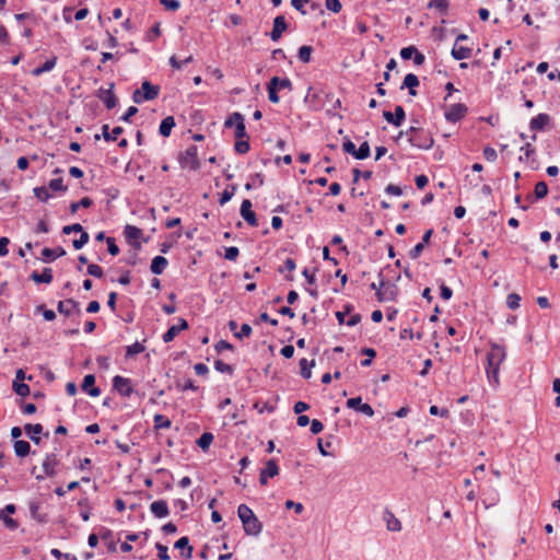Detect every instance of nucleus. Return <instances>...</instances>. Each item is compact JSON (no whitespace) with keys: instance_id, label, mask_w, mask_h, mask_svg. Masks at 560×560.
Masks as SVG:
<instances>
[{"instance_id":"e2e57ef3","label":"nucleus","mask_w":560,"mask_h":560,"mask_svg":"<svg viewBox=\"0 0 560 560\" xmlns=\"http://www.w3.org/2000/svg\"><path fill=\"white\" fill-rule=\"evenodd\" d=\"M417 52V48L415 46H408V47H404L401 48L400 50V57L404 59V60H409L410 58L413 57V54Z\"/></svg>"},{"instance_id":"c756f323","label":"nucleus","mask_w":560,"mask_h":560,"mask_svg":"<svg viewBox=\"0 0 560 560\" xmlns=\"http://www.w3.org/2000/svg\"><path fill=\"white\" fill-rule=\"evenodd\" d=\"M14 452H15V455L19 456V457H25L30 454V451H31V445L27 441H24V440H16L14 442Z\"/></svg>"},{"instance_id":"6e6d98bb","label":"nucleus","mask_w":560,"mask_h":560,"mask_svg":"<svg viewBox=\"0 0 560 560\" xmlns=\"http://www.w3.org/2000/svg\"><path fill=\"white\" fill-rule=\"evenodd\" d=\"M521 151L524 152V156L521 155L520 156V161L523 162L524 160L528 161L529 158L535 153V148L530 144V143H525V145H523L521 148Z\"/></svg>"},{"instance_id":"052dcab7","label":"nucleus","mask_w":560,"mask_h":560,"mask_svg":"<svg viewBox=\"0 0 560 560\" xmlns=\"http://www.w3.org/2000/svg\"><path fill=\"white\" fill-rule=\"evenodd\" d=\"M238 255H240V250L237 247L231 246V247L225 248V255H224L225 259L234 261V260H236Z\"/></svg>"},{"instance_id":"20e7f679","label":"nucleus","mask_w":560,"mask_h":560,"mask_svg":"<svg viewBox=\"0 0 560 560\" xmlns=\"http://www.w3.org/2000/svg\"><path fill=\"white\" fill-rule=\"evenodd\" d=\"M160 86L152 85L149 81H143L141 90H136L132 94L135 103L141 104L144 101H152L159 96Z\"/></svg>"},{"instance_id":"8fccbe9b","label":"nucleus","mask_w":560,"mask_h":560,"mask_svg":"<svg viewBox=\"0 0 560 560\" xmlns=\"http://www.w3.org/2000/svg\"><path fill=\"white\" fill-rule=\"evenodd\" d=\"M192 56H188L184 61H179L176 56H172L170 58V65L173 69L179 70L182 69L183 65L189 63L192 61Z\"/></svg>"},{"instance_id":"58836bf2","label":"nucleus","mask_w":560,"mask_h":560,"mask_svg":"<svg viewBox=\"0 0 560 560\" xmlns=\"http://www.w3.org/2000/svg\"><path fill=\"white\" fill-rule=\"evenodd\" d=\"M244 121V117L241 113H233L231 114L224 121L225 128H231L233 126H237V124H241Z\"/></svg>"},{"instance_id":"dca6fc26","label":"nucleus","mask_w":560,"mask_h":560,"mask_svg":"<svg viewBox=\"0 0 560 560\" xmlns=\"http://www.w3.org/2000/svg\"><path fill=\"white\" fill-rule=\"evenodd\" d=\"M113 89H114V84L112 83L109 89H107V90L100 89L98 95H97L98 98L105 104V106L108 109H112V108L116 107V105H117V98L113 92Z\"/></svg>"},{"instance_id":"bb28decb","label":"nucleus","mask_w":560,"mask_h":560,"mask_svg":"<svg viewBox=\"0 0 560 560\" xmlns=\"http://www.w3.org/2000/svg\"><path fill=\"white\" fill-rule=\"evenodd\" d=\"M42 255L45 260L52 261V260L57 259L58 257L66 255V250L62 247H57V248L45 247L42 250Z\"/></svg>"},{"instance_id":"aec40b11","label":"nucleus","mask_w":560,"mask_h":560,"mask_svg":"<svg viewBox=\"0 0 560 560\" xmlns=\"http://www.w3.org/2000/svg\"><path fill=\"white\" fill-rule=\"evenodd\" d=\"M175 548L182 550V557L184 558V560H188V559L191 558V556H192V547L189 545L188 537H186V536L180 537L175 542Z\"/></svg>"},{"instance_id":"49530a36","label":"nucleus","mask_w":560,"mask_h":560,"mask_svg":"<svg viewBox=\"0 0 560 560\" xmlns=\"http://www.w3.org/2000/svg\"><path fill=\"white\" fill-rule=\"evenodd\" d=\"M34 195L40 200V201H47L51 196L49 194V190L47 187H36L34 188Z\"/></svg>"},{"instance_id":"0eeeda50","label":"nucleus","mask_w":560,"mask_h":560,"mask_svg":"<svg viewBox=\"0 0 560 560\" xmlns=\"http://www.w3.org/2000/svg\"><path fill=\"white\" fill-rule=\"evenodd\" d=\"M124 235L128 244H130L135 249L139 250L141 248L140 240L143 236V231L141 229L127 224L124 229Z\"/></svg>"},{"instance_id":"f8f14e48","label":"nucleus","mask_w":560,"mask_h":560,"mask_svg":"<svg viewBox=\"0 0 560 560\" xmlns=\"http://www.w3.org/2000/svg\"><path fill=\"white\" fill-rule=\"evenodd\" d=\"M347 407L354 409L368 417L374 416V410L369 404H363L361 397H353L347 400Z\"/></svg>"},{"instance_id":"79ce46f5","label":"nucleus","mask_w":560,"mask_h":560,"mask_svg":"<svg viewBox=\"0 0 560 560\" xmlns=\"http://www.w3.org/2000/svg\"><path fill=\"white\" fill-rule=\"evenodd\" d=\"M371 149L368 141H364L361 143L359 149H357V153L354 154V158L358 160H364L370 156Z\"/></svg>"},{"instance_id":"5701e85b","label":"nucleus","mask_w":560,"mask_h":560,"mask_svg":"<svg viewBox=\"0 0 560 560\" xmlns=\"http://www.w3.org/2000/svg\"><path fill=\"white\" fill-rule=\"evenodd\" d=\"M419 79L416 74L413 73H408L405 79H404V82H402V85L400 86V89H405L407 88L409 90V94L411 96H416L417 95V92L415 90V88H417L419 85Z\"/></svg>"},{"instance_id":"473e14b6","label":"nucleus","mask_w":560,"mask_h":560,"mask_svg":"<svg viewBox=\"0 0 560 560\" xmlns=\"http://www.w3.org/2000/svg\"><path fill=\"white\" fill-rule=\"evenodd\" d=\"M300 369H301V375L305 380L311 378L312 371L311 369L315 365V361L312 360L311 362L307 361V359L303 358L299 362Z\"/></svg>"},{"instance_id":"5fc2aeb1","label":"nucleus","mask_w":560,"mask_h":560,"mask_svg":"<svg viewBox=\"0 0 560 560\" xmlns=\"http://www.w3.org/2000/svg\"><path fill=\"white\" fill-rule=\"evenodd\" d=\"M235 189H236L235 186H232L231 188L224 189L223 192L221 194V197H220V200H219L220 205H224L228 201H230L232 199V197L234 196V194H235Z\"/></svg>"},{"instance_id":"a878e982","label":"nucleus","mask_w":560,"mask_h":560,"mask_svg":"<svg viewBox=\"0 0 560 560\" xmlns=\"http://www.w3.org/2000/svg\"><path fill=\"white\" fill-rule=\"evenodd\" d=\"M175 127V119L173 116L165 117L159 127V132L163 137H168L172 132V129Z\"/></svg>"},{"instance_id":"3c124183","label":"nucleus","mask_w":560,"mask_h":560,"mask_svg":"<svg viewBox=\"0 0 560 560\" xmlns=\"http://www.w3.org/2000/svg\"><path fill=\"white\" fill-rule=\"evenodd\" d=\"M86 272L95 278H103L104 276L102 267L96 264H90L88 266Z\"/></svg>"},{"instance_id":"cd10ccee","label":"nucleus","mask_w":560,"mask_h":560,"mask_svg":"<svg viewBox=\"0 0 560 560\" xmlns=\"http://www.w3.org/2000/svg\"><path fill=\"white\" fill-rule=\"evenodd\" d=\"M124 132L121 127H115L112 131H109L108 125H103L102 133L106 141H115L117 138Z\"/></svg>"},{"instance_id":"6e6552de","label":"nucleus","mask_w":560,"mask_h":560,"mask_svg":"<svg viewBox=\"0 0 560 560\" xmlns=\"http://www.w3.org/2000/svg\"><path fill=\"white\" fill-rule=\"evenodd\" d=\"M57 310L61 315L65 316H81L80 303L73 299H68L65 301H59L57 305Z\"/></svg>"},{"instance_id":"a18cd8bd","label":"nucleus","mask_w":560,"mask_h":560,"mask_svg":"<svg viewBox=\"0 0 560 560\" xmlns=\"http://www.w3.org/2000/svg\"><path fill=\"white\" fill-rule=\"evenodd\" d=\"M548 194V186L545 182H538L534 188V195L537 199H542Z\"/></svg>"},{"instance_id":"603ef678","label":"nucleus","mask_w":560,"mask_h":560,"mask_svg":"<svg viewBox=\"0 0 560 560\" xmlns=\"http://www.w3.org/2000/svg\"><path fill=\"white\" fill-rule=\"evenodd\" d=\"M520 301H521V298L516 293H511L506 298V304H508L509 308H511V310L518 308L520 307Z\"/></svg>"},{"instance_id":"423d86ee","label":"nucleus","mask_w":560,"mask_h":560,"mask_svg":"<svg viewBox=\"0 0 560 560\" xmlns=\"http://www.w3.org/2000/svg\"><path fill=\"white\" fill-rule=\"evenodd\" d=\"M468 113V108L465 104L456 103L450 105L444 113V117L450 122H457L462 120Z\"/></svg>"},{"instance_id":"f704fd0d","label":"nucleus","mask_w":560,"mask_h":560,"mask_svg":"<svg viewBox=\"0 0 560 560\" xmlns=\"http://www.w3.org/2000/svg\"><path fill=\"white\" fill-rule=\"evenodd\" d=\"M213 434L210 432H205L200 435V438L197 440V445L203 450L207 451L211 443L213 442Z\"/></svg>"},{"instance_id":"c85d7f7f","label":"nucleus","mask_w":560,"mask_h":560,"mask_svg":"<svg viewBox=\"0 0 560 560\" xmlns=\"http://www.w3.org/2000/svg\"><path fill=\"white\" fill-rule=\"evenodd\" d=\"M24 430L30 434V438L34 443L38 444L40 442V439L37 436V434L43 432V425L40 423L25 424Z\"/></svg>"},{"instance_id":"b1692460","label":"nucleus","mask_w":560,"mask_h":560,"mask_svg":"<svg viewBox=\"0 0 560 560\" xmlns=\"http://www.w3.org/2000/svg\"><path fill=\"white\" fill-rule=\"evenodd\" d=\"M167 265H168V261H167V259L165 257H163V256H155L152 259V262H151V266H150L151 272L154 273V275H161V273H163V271L165 270Z\"/></svg>"},{"instance_id":"37998d69","label":"nucleus","mask_w":560,"mask_h":560,"mask_svg":"<svg viewBox=\"0 0 560 560\" xmlns=\"http://www.w3.org/2000/svg\"><path fill=\"white\" fill-rule=\"evenodd\" d=\"M248 138H245V139H237L234 143V149L235 151L238 153V154H245L249 151L250 149V145H249V142L247 140Z\"/></svg>"},{"instance_id":"9d476101","label":"nucleus","mask_w":560,"mask_h":560,"mask_svg":"<svg viewBox=\"0 0 560 560\" xmlns=\"http://www.w3.org/2000/svg\"><path fill=\"white\" fill-rule=\"evenodd\" d=\"M252 201L244 199L241 205V215L250 226H258L256 213L252 210Z\"/></svg>"},{"instance_id":"bf43d9fd","label":"nucleus","mask_w":560,"mask_h":560,"mask_svg":"<svg viewBox=\"0 0 560 560\" xmlns=\"http://www.w3.org/2000/svg\"><path fill=\"white\" fill-rule=\"evenodd\" d=\"M49 188L55 191H65L67 187L63 185L62 178H54L49 182Z\"/></svg>"},{"instance_id":"4be33fe9","label":"nucleus","mask_w":560,"mask_h":560,"mask_svg":"<svg viewBox=\"0 0 560 560\" xmlns=\"http://www.w3.org/2000/svg\"><path fill=\"white\" fill-rule=\"evenodd\" d=\"M57 63V57L52 56L50 59L46 60L42 66L36 67L32 70L33 77H39L45 72L51 71Z\"/></svg>"},{"instance_id":"7ed1b4c3","label":"nucleus","mask_w":560,"mask_h":560,"mask_svg":"<svg viewBox=\"0 0 560 560\" xmlns=\"http://www.w3.org/2000/svg\"><path fill=\"white\" fill-rule=\"evenodd\" d=\"M400 136H407L408 141L412 147L423 150L432 148L434 143L433 138L427 130L413 126H411L406 131H401Z\"/></svg>"},{"instance_id":"f03ea898","label":"nucleus","mask_w":560,"mask_h":560,"mask_svg":"<svg viewBox=\"0 0 560 560\" xmlns=\"http://www.w3.org/2000/svg\"><path fill=\"white\" fill-rule=\"evenodd\" d=\"M237 515L243 524V528L246 535L257 536L260 534L262 524L248 505H238Z\"/></svg>"},{"instance_id":"ddd939ff","label":"nucleus","mask_w":560,"mask_h":560,"mask_svg":"<svg viewBox=\"0 0 560 560\" xmlns=\"http://www.w3.org/2000/svg\"><path fill=\"white\" fill-rule=\"evenodd\" d=\"M188 328V323L184 318L178 319L177 325L171 326L166 332L163 335L162 339L165 343H168L175 339V337L183 330Z\"/></svg>"},{"instance_id":"7c9ffc66","label":"nucleus","mask_w":560,"mask_h":560,"mask_svg":"<svg viewBox=\"0 0 560 560\" xmlns=\"http://www.w3.org/2000/svg\"><path fill=\"white\" fill-rule=\"evenodd\" d=\"M268 98L271 103L277 104L280 101L277 90V77H272L267 84Z\"/></svg>"},{"instance_id":"4d7b16f0","label":"nucleus","mask_w":560,"mask_h":560,"mask_svg":"<svg viewBox=\"0 0 560 560\" xmlns=\"http://www.w3.org/2000/svg\"><path fill=\"white\" fill-rule=\"evenodd\" d=\"M325 5L327 10L334 13H339L342 8L341 2L339 0H325Z\"/></svg>"},{"instance_id":"39448f33","label":"nucleus","mask_w":560,"mask_h":560,"mask_svg":"<svg viewBox=\"0 0 560 560\" xmlns=\"http://www.w3.org/2000/svg\"><path fill=\"white\" fill-rule=\"evenodd\" d=\"M179 163L182 167L190 171L199 168L200 163L198 160V148L196 145H189L180 155Z\"/></svg>"},{"instance_id":"4c0bfd02","label":"nucleus","mask_w":560,"mask_h":560,"mask_svg":"<svg viewBox=\"0 0 560 560\" xmlns=\"http://www.w3.org/2000/svg\"><path fill=\"white\" fill-rule=\"evenodd\" d=\"M145 350V347L141 343L136 341L135 343L126 347V357L132 358L136 354H139Z\"/></svg>"},{"instance_id":"ea45409f","label":"nucleus","mask_w":560,"mask_h":560,"mask_svg":"<svg viewBox=\"0 0 560 560\" xmlns=\"http://www.w3.org/2000/svg\"><path fill=\"white\" fill-rule=\"evenodd\" d=\"M428 8L429 9H436L442 14H446L447 13V9H448V1L447 0H431L429 2V4H428Z\"/></svg>"},{"instance_id":"a19ab883","label":"nucleus","mask_w":560,"mask_h":560,"mask_svg":"<svg viewBox=\"0 0 560 560\" xmlns=\"http://www.w3.org/2000/svg\"><path fill=\"white\" fill-rule=\"evenodd\" d=\"M92 203H93V201H92V199H91V198H89V197H83V198H82L80 201H78V202H71V205H70V212H71L72 214H74V213L78 211V209H79L80 207H83V208H90V207L92 206Z\"/></svg>"},{"instance_id":"0e129e2a","label":"nucleus","mask_w":560,"mask_h":560,"mask_svg":"<svg viewBox=\"0 0 560 560\" xmlns=\"http://www.w3.org/2000/svg\"><path fill=\"white\" fill-rule=\"evenodd\" d=\"M89 234L86 232H82L81 236L78 240L73 241V247L75 249L82 248L89 242Z\"/></svg>"},{"instance_id":"a211bd4d","label":"nucleus","mask_w":560,"mask_h":560,"mask_svg":"<svg viewBox=\"0 0 560 560\" xmlns=\"http://www.w3.org/2000/svg\"><path fill=\"white\" fill-rule=\"evenodd\" d=\"M95 384V376L93 374H88L84 376L82 382V389L86 392L92 397H97L101 395V389Z\"/></svg>"},{"instance_id":"c03bdc74","label":"nucleus","mask_w":560,"mask_h":560,"mask_svg":"<svg viewBox=\"0 0 560 560\" xmlns=\"http://www.w3.org/2000/svg\"><path fill=\"white\" fill-rule=\"evenodd\" d=\"M13 390L19 395V396H22V397H25V396H28L30 395V386L23 382L19 383V382H13Z\"/></svg>"},{"instance_id":"f3484780","label":"nucleus","mask_w":560,"mask_h":560,"mask_svg":"<svg viewBox=\"0 0 560 560\" xmlns=\"http://www.w3.org/2000/svg\"><path fill=\"white\" fill-rule=\"evenodd\" d=\"M151 513L159 518L166 517L170 514L168 505L165 500H156L150 504Z\"/></svg>"},{"instance_id":"69168bd1","label":"nucleus","mask_w":560,"mask_h":560,"mask_svg":"<svg viewBox=\"0 0 560 560\" xmlns=\"http://www.w3.org/2000/svg\"><path fill=\"white\" fill-rule=\"evenodd\" d=\"M252 327L248 324H243L241 326V330L238 332H235V337L238 339H243L245 337H249L252 335Z\"/></svg>"},{"instance_id":"e433bc0d","label":"nucleus","mask_w":560,"mask_h":560,"mask_svg":"<svg viewBox=\"0 0 560 560\" xmlns=\"http://www.w3.org/2000/svg\"><path fill=\"white\" fill-rule=\"evenodd\" d=\"M313 52V47L308 45L301 46L298 51V57L300 61L303 63H308L311 61V56Z\"/></svg>"},{"instance_id":"72a5a7b5","label":"nucleus","mask_w":560,"mask_h":560,"mask_svg":"<svg viewBox=\"0 0 560 560\" xmlns=\"http://www.w3.org/2000/svg\"><path fill=\"white\" fill-rule=\"evenodd\" d=\"M261 472L265 474V476L269 478H273L279 474V467L275 459H269L266 463V466L264 469H261Z\"/></svg>"},{"instance_id":"338daca9","label":"nucleus","mask_w":560,"mask_h":560,"mask_svg":"<svg viewBox=\"0 0 560 560\" xmlns=\"http://www.w3.org/2000/svg\"><path fill=\"white\" fill-rule=\"evenodd\" d=\"M288 89L289 91L292 90V82L288 78H279L277 77V90H284Z\"/></svg>"},{"instance_id":"393cba45","label":"nucleus","mask_w":560,"mask_h":560,"mask_svg":"<svg viewBox=\"0 0 560 560\" xmlns=\"http://www.w3.org/2000/svg\"><path fill=\"white\" fill-rule=\"evenodd\" d=\"M31 279L36 283H50L52 281V270L45 268L42 273L34 271L31 275Z\"/></svg>"},{"instance_id":"864d4df0","label":"nucleus","mask_w":560,"mask_h":560,"mask_svg":"<svg viewBox=\"0 0 560 560\" xmlns=\"http://www.w3.org/2000/svg\"><path fill=\"white\" fill-rule=\"evenodd\" d=\"M214 369L221 373H228V374L233 373V368L230 364L223 362L222 360L214 361Z\"/></svg>"},{"instance_id":"2eb2a0df","label":"nucleus","mask_w":560,"mask_h":560,"mask_svg":"<svg viewBox=\"0 0 560 560\" xmlns=\"http://www.w3.org/2000/svg\"><path fill=\"white\" fill-rule=\"evenodd\" d=\"M287 28H288V24L285 22L284 16L283 15L276 16L275 20H273L272 31L270 32L271 40H273V42L279 40V38L281 37L282 33L284 31H287Z\"/></svg>"},{"instance_id":"1a4fd4ad","label":"nucleus","mask_w":560,"mask_h":560,"mask_svg":"<svg viewBox=\"0 0 560 560\" xmlns=\"http://www.w3.org/2000/svg\"><path fill=\"white\" fill-rule=\"evenodd\" d=\"M113 387L124 397H130L133 392L130 378L120 375L113 378Z\"/></svg>"},{"instance_id":"680f3d73","label":"nucleus","mask_w":560,"mask_h":560,"mask_svg":"<svg viewBox=\"0 0 560 560\" xmlns=\"http://www.w3.org/2000/svg\"><path fill=\"white\" fill-rule=\"evenodd\" d=\"M107 250L110 255L116 256L119 254V247L117 246L114 237H107Z\"/></svg>"},{"instance_id":"2f4dec72","label":"nucleus","mask_w":560,"mask_h":560,"mask_svg":"<svg viewBox=\"0 0 560 560\" xmlns=\"http://www.w3.org/2000/svg\"><path fill=\"white\" fill-rule=\"evenodd\" d=\"M57 460L54 455L47 456L45 460L43 462L42 468L46 476L52 477L56 474L55 467H56Z\"/></svg>"},{"instance_id":"f257e3e1","label":"nucleus","mask_w":560,"mask_h":560,"mask_svg":"<svg viewBox=\"0 0 560 560\" xmlns=\"http://www.w3.org/2000/svg\"><path fill=\"white\" fill-rule=\"evenodd\" d=\"M505 359V347L495 342H490V350L487 353L486 374L489 383L493 386H498L500 383V366Z\"/></svg>"},{"instance_id":"4468645a","label":"nucleus","mask_w":560,"mask_h":560,"mask_svg":"<svg viewBox=\"0 0 560 560\" xmlns=\"http://www.w3.org/2000/svg\"><path fill=\"white\" fill-rule=\"evenodd\" d=\"M383 520L386 524L387 530L394 532V533L401 530V528H402L401 522L395 516V514L390 510L386 509L384 511Z\"/></svg>"},{"instance_id":"c9c22d12","label":"nucleus","mask_w":560,"mask_h":560,"mask_svg":"<svg viewBox=\"0 0 560 560\" xmlns=\"http://www.w3.org/2000/svg\"><path fill=\"white\" fill-rule=\"evenodd\" d=\"M153 423L156 430L168 429L172 424L171 420L167 417L160 413L154 416Z\"/></svg>"},{"instance_id":"13d9d810","label":"nucleus","mask_w":560,"mask_h":560,"mask_svg":"<svg viewBox=\"0 0 560 560\" xmlns=\"http://www.w3.org/2000/svg\"><path fill=\"white\" fill-rule=\"evenodd\" d=\"M36 311L37 312H42L45 320H47V322H51V320H54L56 318V313L52 310L45 308L44 305H38L36 307Z\"/></svg>"},{"instance_id":"6ab92c4d","label":"nucleus","mask_w":560,"mask_h":560,"mask_svg":"<svg viewBox=\"0 0 560 560\" xmlns=\"http://www.w3.org/2000/svg\"><path fill=\"white\" fill-rule=\"evenodd\" d=\"M550 122V116L548 114H538L537 116L533 117L529 127L534 131H540L542 130Z\"/></svg>"},{"instance_id":"774afa93","label":"nucleus","mask_w":560,"mask_h":560,"mask_svg":"<svg viewBox=\"0 0 560 560\" xmlns=\"http://www.w3.org/2000/svg\"><path fill=\"white\" fill-rule=\"evenodd\" d=\"M483 156L489 162H494L498 158L497 151L491 147H486L483 149Z\"/></svg>"},{"instance_id":"09e8293b","label":"nucleus","mask_w":560,"mask_h":560,"mask_svg":"<svg viewBox=\"0 0 560 560\" xmlns=\"http://www.w3.org/2000/svg\"><path fill=\"white\" fill-rule=\"evenodd\" d=\"M79 487V482L78 481H71L68 483V486L65 488L62 487H57L55 489V493L58 495V497H63L68 491H72L74 489H77Z\"/></svg>"},{"instance_id":"412c9836","label":"nucleus","mask_w":560,"mask_h":560,"mask_svg":"<svg viewBox=\"0 0 560 560\" xmlns=\"http://www.w3.org/2000/svg\"><path fill=\"white\" fill-rule=\"evenodd\" d=\"M471 52L472 49L470 47L454 44L451 55L456 60H464L468 59L471 56Z\"/></svg>"},{"instance_id":"de8ad7c7","label":"nucleus","mask_w":560,"mask_h":560,"mask_svg":"<svg viewBox=\"0 0 560 560\" xmlns=\"http://www.w3.org/2000/svg\"><path fill=\"white\" fill-rule=\"evenodd\" d=\"M165 10L175 12L180 8L179 0H160Z\"/></svg>"},{"instance_id":"9b49d317","label":"nucleus","mask_w":560,"mask_h":560,"mask_svg":"<svg viewBox=\"0 0 560 560\" xmlns=\"http://www.w3.org/2000/svg\"><path fill=\"white\" fill-rule=\"evenodd\" d=\"M383 117L387 122H389L396 127H399L402 125L406 114H405L404 107L398 105L395 107L394 114L388 110L383 112Z\"/></svg>"}]
</instances>
